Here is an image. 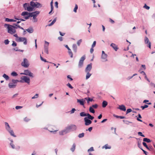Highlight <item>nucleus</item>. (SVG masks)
<instances>
[{
	"mask_svg": "<svg viewBox=\"0 0 155 155\" xmlns=\"http://www.w3.org/2000/svg\"><path fill=\"white\" fill-rule=\"evenodd\" d=\"M18 82H22V81H19L18 80L13 79L12 80V82L9 83L8 84V87L10 88H15L17 86Z\"/></svg>",
	"mask_w": 155,
	"mask_h": 155,
	"instance_id": "obj_1",
	"label": "nucleus"
},
{
	"mask_svg": "<svg viewBox=\"0 0 155 155\" xmlns=\"http://www.w3.org/2000/svg\"><path fill=\"white\" fill-rule=\"evenodd\" d=\"M9 25H11L8 24H5L4 25V26L5 28H6L8 30V33L10 34L11 35H13L16 32V30H15V29Z\"/></svg>",
	"mask_w": 155,
	"mask_h": 155,
	"instance_id": "obj_2",
	"label": "nucleus"
},
{
	"mask_svg": "<svg viewBox=\"0 0 155 155\" xmlns=\"http://www.w3.org/2000/svg\"><path fill=\"white\" fill-rule=\"evenodd\" d=\"M34 13H35V12H27L25 11L23 12L21 14V15L23 16H25V15H27V16H25L24 18L25 19L27 20L29 19L30 17H32L34 15Z\"/></svg>",
	"mask_w": 155,
	"mask_h": 155,
	"instance_id": "obj_3",
	"label": "nucleus"
},
{
	"mask_svg": "<svg viewBox=\"0 0 155 155\" xmlns=\"http://www.w3.org/2000/svg\"><path fill=\"white\" fill-rule=\"evenodd\" d=\"M21 80L20 81H22V82H20V83H24V82L27 83L28 84H29L30 82V78L27 76H24L21 77Z\"/></svg>",
	"mask_w": 155,
	"mask_h": 155,
	"instance_id": "obj_4",
	"label": "nucleus"
},
{
	"mask_svg": "<svg viewBox=\"0 0 155 155\" xmlns=\"http://www.w3.org/2000/svg\"><path fill=\"white\" fill-rule=\"evenodd\" d=\"M70 132L69 131L68 127L67 126L65 127L64 129L59 131V134L60 135H63L64 134L69 133Z\"/></svg>",
	"mask_w": 155,
	"mask_h": 155,
	"instance_id": "obj_5",
	"label": "nucleus"
},
{
	"mask_svg": "<svg viewBox=\"0 0 155 155\" xmlns=\"http://www.w3.org/2000/svg\"><path fill=\"white\" fill-rule=\"evenodd\" d=\"M16 41L18 42L24 41L23 44L25 45H26L27 43V39L25 37H19L18 39H16Z\"/></svg>",
	"mask_w": 155,
	"mask_h": 155,
	"instance_id": "obj_6",
	"label": "nucleus"
},
{
	"mask_svg": "<svg viewBox=\"0 0 155 155\" xmlns=\"http://www.w3.org/2000/svg\"><path fill=\"white\" fill-rule=\"evenodd\" d=\"M30 7L29 8L31 9V12L35 10V8L36 7V2H35L32 1L30 2Z\"/></svg>",
	"mask_w": 155,
	"mask_h": 155,
	"instance_id": "obj_7",
	"label": "nucleus"
},
{
	"mask_svg": "<svg viewBox=\"0 0 155 155\" xmlns=\"http://www.w3.org/2000/svg\"><path fill=\"white\" fill-rule=\"evenodd\" d=\"M91 68H85V72L86 73V79H88L92 74L90 73Z\"/></svg>",
	"mask_w": 155,
	"mask_h": 155,
	"instance_id": "obj_8",
	"label": "nucleus"
},
{
	"mask_svg": "<svg viewBox=\"0 0 155 155\" xmlns=\"http://www.w3.org/2000/svg\"><path fill=\"white\" fill-rule=\"evenodd\" d=\"M86 56L85 55L83 56L80 58L79 61L78 66L80 67H82L83 64V62L84 60L85 59Z\"/></svg>",
	"mask_w": 155,
	"mask_h": 155,
	"instance_id": "obj_9",
	"label": "nucleus"
},
{
	"mask_svg": "<svg viewBox=\"0 0 155 155\" xmlns=\"http://www.w3.org/2000/svg\"><path fill=\"white\" fill-rule=\"evenodd\" d=\"M45 45L44 46V49L45 52L47 54L49 53L48 52V45H49V43L46 41H45Z\"/></svg>",
	"mask_w": 155,
	"mask_h": 155,
	"instance_id": "obj_10",
	"label": "nucleus"
},
{
	"mask_svg": "<svg viewBox=\"0 0 155 155\" xmlns=\"http://www.w3.org/2000/svg\"><path fill=\"white\" fill-rule=\"evenodd\" d=\"M20 74L28 75L30 77H33V74L28 70H25L24 73H21Z\"/></svg>",
	"mask_w": 155,
	"mask_h": 155,
	"instance_id": "obj_11",
	"label": "nucleus"
},
{
	"mask_svg": "<svg viewBox=\"0 0 155 155\" xmlns=\"http://www.w3.org/2000/svg\"><path fill=\"white\" fill-rule=\"evenodd\" d=\"M30 4L28 3H25L23 5V7L25 10H27L29 12H31V9L29 8L30 7Z\"/></svg>",
	"mask_w": 155,
	"mask_h": 155,
	"instance_id": "obj_12",
	"label": "nucleus"
},
{
	"mask_svg": "<svg viewBox=\"0 0 155 155\" xmlns=\"http://www.w3.org/2000/svg\"><path fill=\"white\" fill-rule=\"evenodd\" d=\"M21 65L25 68H27L28 67L29 64L28 63V60L26 58L24 59L23 61L21 63Z\"/></svg>",
	"mask_w": 155,
	"mask_h": 155,
	"instance_id": "obj_13",
	"label": "nucleus"
},
{
	"mask_svg": "<svg viewBox=\"0 0 155 155\" xmlns=\"http://www.w3.org/2000/svg\"><path fill=\"white\" fill-rule=\"evenodd\" d=\"M144 42L145 44L147 45V46L150 49L151 47V43L149 41V39L147 36H145V37Z\"/></svg>",
	"mask_w": 155,
	"mask_h": 155,
	"instance_id": "obj_14",
	"label": "nucleus"
},
{
	"mask_svg": "<svg viewBox=\"0 0 155 155\" xmlns=\"http://www.w3.org/2000/svg\"><path fill=\"white\" fill-rule=\"evenodd\" d=\"M67 127H68L70 132L75 130L77 129L76 125L74 124L69 125Z\"/></svg>",
	"mask_w": 155,
	"mask_h": 155,
	"instance_id": "obj_15",
	"label": "nucleus"
},
{
	"mask_svg": "<svg viewBox=\"0 0 155 155\" xmlns=\"http://www.w3.org/2000/svg\"><path fill=\"white\" fill-rule=\"evenodd\" d=\"M5 129L6 130L10 133L11 135L14 137H16V136L15 135L13 131L11 128L10 127L9 128H7Z\"/></svg>",
	"mask_w": 155,
	"mask_h": 155,
	"instance_id": "obj_16",
	"label": "nucleus"
},
{
	"mask_svg": "<svg viewBox=\"0 0 155 155\" xmlns=\"http://www.w3.org/2000/svg\"><path fill=\"white\" fill-rule=\"evenodd\" d=\"M84 120L85 122V125L86 126H88L91 124L92 121L88 119L86 117L84 118Z\"/></svg>",
	"mask_w": 155,
	"mask_h": 155,
	"instance_id": "obj_17",
	"label": "nucleus"
},
{
	"mask_svg": "<svg viewBox=\"0 0 155 155\" xmlns=\"http://www.w3.org/2000/svg\"><path fill=\"white\" fill-rule=\"evenodd\" d=\"M110 46L111 47L116 51H117V50L118 49L117 46L114 43H112L110 44Z\"/></svg>",
	"mask_w": 155,
	"mask_h": 155,
	"instance_id": "obj_18",
	"label": "nucleus"
},
{
	"mask_svg": "<svg viewBox=\"0 0 155 155\" xmlns=\"http://www.w3.org/2000/svg\"><path fill=\"white\" fill-rule=\"evenodd\" d=\"M107 55L106 54H102L101 56V58L103 60V61H107Z\"/></svg>",
	"mask_w": 155,
	"mask_h": 155,
	"instance_id": "obj_19",
	"label": "nucleus"
},
{
	"mask_svg": "<svg viewBox=\"0 0 155 155\" xmlns=\"http://www.w3.org/2000/svg\"><path fill=\"white\" fill-rule=\"evenodd\" d=\"M118 108L120 109V110L123 111H125L126 110V108L125 106L124 105H121L119 106Z\"/></svg>",
	"mask_w": 155,
	"mask_h": 155,
	"instance_id": "obj_20",
	"label": "nucleus"
},
{
	"mask_svg": "<svg viewBox=\"0 0 155 155\" xmlns=\"http://www.w3.org/2000/svg\"><path fill=\"white\" fill-rule=\"evenodd\" d=\"M135 138L137 140H139L138 141L137 143V146L138 147L140 148V149H142V146L141 145V141L139 140L140 139L139 138Z\"/></svg>",
	"mask_w": 155,
	"mask_h": 155,
	"instance_id": "obj_21",
	"label": "nucleus"
},
{
	"mask_svg": "<svg viewBox=\"0 0 155 155\" xmlns=\"http://www.w3.org/2000/svg\"><path fill=\"white\" fill-rule=\"evenodd\" d=\"M84 101L83 99H77V102L79 103L81 105H84Z\"/></svg>",
	"mask_w": 155,
	"mask_h": 155,
	"instance_id": "obj_22",
	"label": "nucleus"
},
{
	"mask_svg": "<svg viewBox=\"0 0 155 155\" xmlns=\"http://www.w3.org/2000/svg\"><path fill=\"white\" fill-rule=\"evenodd\" d=\"M72 49L73 51L75 53H76L77 50V46L76 44H74L72 45Z\"/></svg>",
	"mask_w": 155,
	"mask_h": 155,
	"instance_id": "obj_23",
	"label": "nucleus"
},
{
	"mask_svg": "<svg viewBox=\"0 0 155 155\" xmlns=\"http://www.w3.org/2000/svg\"><path fill=\"white\" fill-rule=\"evenodd\" d=\"M26 31L30 33H31L33 32L34 30L32 28L30 27L29 28L26 29Z\"/></svg>",
	"mask_w": 155,
	"mask_h": 155,
	"instance_id": "obj_24",
	"label": "nucleus"
},
{
	"mask_svg": "<svg viewBox=\"0 0 155 155\" xmlns=\"http://www.w3.org/2000/svg\"><path fill=\"white\" fill-rule=\"evenodd\" d=\"M88 118V119L92 120L94 118V117L93 116H91L88 113L87 114V117H86Z\"/></svg>",
	"mask_w": 155,
	"mask_h": 155,
	"instance_id": "obj_25",
	"label": "nucleus"
},
{
	"mask_svg": "<svg viewBox=\"0 0 155 155\" xmlns=\"http://www.w3.org/2000/svg\"><path fill=\"white\" fill-rule=\"evenodd\" d=\"M5 21L7 22H16V21L12 19H10L9 18H6L5 19Z\"/></svg>",
	"mask_w": 155,
	"mask_h": 155,
	"instance_id": "obj_26",
	"label": "nucleus"
},
{
	"mask_svg": "<svg viewBox=\"0 0 155 155\" xmlns=\"http://www.w3.org/2000/svg\"><path fill=\"white\" fill-rule=\"evenodd\" d=\"M107 105V102L105 101H104L102 103V107L104 108L106 107Z\"/></svg>",
	"mask_w": 155,
	"mask_h": 155,
	"instance_id": "obj_27",
	"label": "nucleus"
},
{
	"mask_svg": "<svg viewBox=\"0 0 155 155\" xmlns=\"http://www.w3.org/2000/svg\"><path fill=\"white\" fill-rule=\"evenodd\" d=\"M143 140L144 142H146L148 143H150L151 141V140L147 138H143Z\"/></svg>",
	"mask_w": 155,
	"mask_h": 155,
	"instance_id": "obj_28",
	"label": "nucleus"
},
{
	"mask_svg": "<svg viewBox=\"0 0 155 155\" xmlns=\"http://www.w3.org/2000/svg\"><path fill=\"white\" fill-rule=\"evenodd\" d=\"M88 113H86L84 112H81L80 114V116L82 117H84L85 116H87V114Z\"/></svg>",
	"mask_w": 155,
	"mask_h": 155,
	"instance_id": "obj_29",
	"label": "nucleus"
},
{
	"mask_svg": "<svg viewBox=\"0 0 155 155\" xmlns=\"http://www.w3.org/2000/svg\"><path fill=\"white\" fill-rule=\"evenodd\" d=\"M76 147V144L75 143H74L73 144L72 147L71 148V150L72 152H73L75 150Z\"/></svg>",
	"mask_w": 155,
	"mask_h": 155,
	"instance_id": "obj_30",
	"label": "nucleus"
},
{
	"mask_svg": "<svg viewBox=\"0 0 155 155\" xmlns=\"http://www.w3.org/2000/svg\"><path fill=\"white\" fill-rule=\"evenodd\" d=\"M36 7L35 8H40L42 7V5L40 3L36 2Z\"/></svg>",
	"mask_w": 155,
	"mask_h": 155,
	"instance_id": "obj_31",
	"label": "nucleus"
},
{
	"mask_svg": "<svg viewBox=\"0 0 155 155\" xmlns=\"http://www.w3.org/2000/svg\"><path fill=\"white\" fill-rule=\"evenodd\" d=\"M56 18H54V20H53L52 22L50 24L48 25V26H50L53 25L56 22Z\"/></svg>",
	"mask_w": 155,
	"mask_h": 155,
	"instance_id": "obj_32",
	"label": "nucleus"
},
{
	"mask_svg": "<svg viewBox=\"0 0 155 155\" xmlns=\"http://www.w3.org/2000/svg\"><path fill=\"white\" fill-rule=\"evenodd\" d=\"M89 110L91 113H92L93 114L95 113V110L93 108H92V107H91V106L90 107Z\"/></svg>",
	"mask_w": 155,
	"mask_h": 155,
	"instance_id": "obj_33",
	"label": "nucleus"
},
{
	"mask_svg": "<svg viewBox=\"0 0 155 155\" xmlns=\"http://www.w3.org/2000/svg\"><path fill=\"white\" fill-rule=\"evenodd\" d=\"M2 76L6 80H8L9 78V76L5 74H4Z\"/></svg>",
	"mask_w": 155,
	"mask_h": 155,
	"instance_id": "obj_34",
	"label": "nucleus"
},
{
	"mask_svg": "<svg viewBox=\"0 0 155 155\" xmlns=\"http://www.w3.org/2000/svg\"><path fill=\"white\" fill-rule=\"evenodd\" d=\"M105 148V149H110L111 148V147L110 146H108L107 144H105L104 146H103V148Z\"/></svg>",
	"mask_w": 155,
	"mask_h": 155,
	"instance_id": "obj_35",
	"label": "nucleus"
},
{
	"mask_svg": "<svg viewBox=\"0 0 155 155\" xmlns=\"http://www.w3.org/2000/svg\"><path fill=\"white\" fill-rule=\"evenodd\" d=\"M11 75L12 76L15 77L18 75V74L15 71H13L11 73Z\"/></svg>",
	"mask_w": 155,
	"mask_h": 155,
	"instance_id": "obj_36",
	"label": "nucleus"
},
{
	"mask_svg": "<svg viewBox=\"0 0 155 155\" xmlns=\"http://www.w3.org/2000/svg\"><path fill=\"white\" fill-rule=\"evenodd\" d=\"M123 121L124 123L127 125H129L130 123H132V122L129 121L127 120H123Z\"/></svg>",
	"mask_w": 155,
	"mask_h": 155,
	"instance_id": "obj_37",
	"label": "nucleus"
},
{
	"mask_svg": "<svg viewBox=\"0 0 155 155\" xmlns=\"http://www.w3.org/2000/svg\"><path fill=\"white\" fill-rule=\"evenodd\" d=\"M138 117L137 118V120L138 121H139L140 122H142L143 121L142 120L139 119V118H142V117L141 116V115L139 114H138Z\"/></svg>",
	"mask_w": 155,
	"mask_h": 155,
	"instance_id": "obj_38",
	"label": "nucleus"
},
{
	"mask_svg": "<svg viewBox=\"0 0 155 155\" xmlns=\"http://www.w3.org/2000/svg\"><path fill=\"white\" fill-rule=\"evenodd\" d=\"M13 25H15V26H17V27H18V28L22 29V30H24V29L22 27H21L18 24H16V23H13Z\"/></svg>",
	"mask_w": 155,
	"mask_h": 155,
	"instance_id": "obj_39",
	"label": "nucleus"
},
{
	"mask_svg": "<svg viewBox=\"0 0 155 155\" xmlns=\"http://www.w3.org/2000/svg\"><path fill=\"white\" fill-rule=\"evenodd\" d=\"M137 75V74L135 73V74H134L132 76H129V77H128V78H126V79H127V80H129L130 79L132 78L134 76H135L136 75Z\"/></svg>",
	"mask_w": 155,
	"mask_h": 155,
	"instance_id": "obj_40",
	"label": "nucleus"
},
{
	"mask_svg": "<svg viewBox=\"0 0 155 155\" xmlns=\"http://www.w3.org/2000/svg\"><path fill=\"white\" fill-rule=\"evenodd\" d=\"M84 133H82L80 134H79V135L78 136V137L79 138H81L83 137L84 136Z\"/></svg>",
	"mask_w": 155,
	"mask_h": 155,
	"instance_id": "obj_41",
	"label": "nucleus"
},
{
	"mask_svg": "<svg viewBox=\"0 0 155 155\" xmlns=\"http://www.w3.org/2000/svg\"><path fill=\"white\" fill-rule=\"evenodd\" d=\"M148 107V106L147 105L145 104L144 106H142L140 107L142 110H144L145 108H147Z\"/></svg>",
	"mask_w": 155,
	"mask_h": 155,
	"instance_id": "obj_42",
	"label": "nucleus"
},
{
	"mask_svg": "<svg viewBox=\"0 0 155 155\" xmlns=\"http://www.w3.org/2000/svg\"><path fill=\"white\" fill-rule=\"evenodd\" d=\"M78 9V6L77 4H75V7L74 9V12H76L77 10Z\"/></svg>",
	"mask_w": 155,
	"mask_h": 155,
	"instance_id": "obj_43",
	"label": "nucleus"
},
{
	"mask_svg": "<svg viewBox=\"0 0 155 155\" xmlns=\"http://www.w3.org/2000/svg\"><path fill=\"white\" fill-rule=\"evenodd\" d=\"M5 129L7 128H9L10 127V126L6 122H5Z\"/></svg>",
	"mask_w": 155,
	"mask_h": 155,
	"instance_id": "obj_44",
	"label": "nucleus"
},
{
	"mask_svg": "<svg viewBox=\"0 0 155 155\" xmlns=\"http://www.w3.org/2000/svg\"><path fill=\"white\" fill-rule=\"evenodd\" d=\"M115 117L117 118H120V119H124L125 118V117L123 116H117L116 115Z\"/></svg>",
	"mask_w": 155,
	"mask_h": 155,
	"instance_id": "obj_45",
	"label": "nucleus"
},
{
	"mask_svg": "<svg viewBox=\"0 0 155 155\" xmlns=\"http://www.w3.org/2000/svg\"><path fill=\"white\" fill-rule=\"evenodd\" d=\"M143 8H146L147 10H149L150 8V7L149 6H147L146 4H144V5L143 6Z\"/></svg>",
	"mask_w": 155,
	"mask_h": 155,
	"instance_id": "obj_46",
	"label": "nucleus"
},
{
	"mask_svg": "<svg viewBox=\"0 0 155 155\" xmlns=\"http://www.w3.org/2000/svg\"><path fill=\"white\" fill-rule=\"evenodd\" d=\"M67 86H68L69 88H70L71 89H72L73 88V87L69 83H68L67 84Z\"/></svg>",
	"mask_w": 155,
	"mask_h": 155,
	"instance_id": "obj_47",
	"label": "nucleus"
},
{
	"mask_svg": "<svg viewBox=\"0 0 155 155\" xmlns=\"http://www.w3.org/2000/svg\"><path fill=\"white\" fill-rule=\"evenodd\" d=\"M34 12H35V13H34V14H33V15H36V16H37V15H39L40 12L39 11H35Z\"/></svg>",
	"mask_w": 155,
	"mask_h": 155,
	"instance_id": "obj_48",
	"label": "nucleus"
},
{
	"mask_svg": "<svg viewBox=\"0 0 155 155\" xmlns=\"http://www.w3.org/2000/svg\"><path fill=\"white\" fill-rule=\"evenodd\" d=\"M138 134L139 135L141 136L142 137H145V135L143 134L141 132H139L138 133Z\"/></svg>",
	"mask_w": 155,
	"mask_h": 155,
	"instance_id": "obj_49",
	"label": "nucleus"
},
{
	"mask_svg": "<svg viewBox=\"0 0 155 155\" xmlns=\"http://www.w3.org/2000/svg\"><path fill=\"white\" fill-rule=\"evenodd\" d=\"M91 107H92V108H97L98 107V105L97 104H95L94 105H93L92 106H91Z\"/></svg>",
	"mask_w": 155,
	"mask_h": 155,
	"instance_id": "obj_50",
	"label": "nucleus"
},
{
	"mask_svg": "<svg viewBox=\"0 0 155 155\" xmlns=\"http://www.w3.org/2000/svg\"><path fill=\"white\" fill-rule=\"evenodd\" d=\"M32 17L33 19L35 20L34 22H37V19L36 18L37 17V16H36V15H34Z\"/></svg>",
	"mask_w": 155,
	"mask_h": 155,
	"instance_id": "obj_51",
	"label": "nucleus"
},
{
	"mask_svg": "<svg viewBox=\"0 0 155 155\" xmlns=\"http://www.w3.org/2000/svg\"><path fill=\"white\" fill-rule=\"evenodd\" d=\"M82 40L81 39L78 40L77 42V44L78 46L80 45V44L82 42Z\"/></svg>",
	"mask_w": 155,
	"mask_h": 155,
	"instance_id": "obj_52",
	"label": "nucleus"
},
{
	"mask_svg": "<svg viewBox=\"0 0 155 155\" xmlns=\"http://www.w3.org/2000/svg\"><path fill=\"white\" fill-rule=\"evenodd\" d=\"M10 144L12 149H14L15 148V146L13 143H10Z\"/></svg>",
	"mask_w": 155,
	"mask_h": 155,
	"instance_id": "obj_53",
	"label": "nucleus"
},
{
	"mask_svg": "<svg viewBox=\"0 0 155 155\" xmlns=\"http://www.w3.org/2000/svg\"><path fill=\"white\" fill-rule=\"evenodd\" d=\"M9 26L13 28L14 29H15V30H16V29H17L18 28V27L17 26H15V25H13Z\"/></svg>",
	"mask_w": 155,
	"mask_h": 155,
	"instance_id": "obj_54",
	"label": "nucleus"
},
{
	"mask_svg": "<svg viewBox=\"0 0 155 155\" xmlns=\"http://www.w3.org/2000/svg\"><path fill=\"white\" fill-rule=\"evenodd\" d=\"M132 111V110L130 108H129L127 109L126 111V114H127L128 113H129L130 112H131Z\"/></svg>",
	"mask_w": 155,
	"mask_h": 155,
	"instance_id": "obj_55",
	"label": "nucleus"
},
{
	"mask_svg": "<svg viewBox=\"0 0 155 155\" xmlns=\"http://www.w3.org/2000/svg\"><path fill=\"white\" fill-rule=\"evenodd\" d=\"M17 44L14 41H12V46L13 47H15L17 46Z\"/></svg>",
	"mask_w": 155,
	"mask_h": 155,
	"instance_id": "obj_56",
	"label": "nucleus"
},
{
	"mask_svg": "<svg viewBox=\"0 0 155 155\" xmlns=\"http://www.w3.org/2000/svg\"><path fill=\"white\" fill-rule=\"evenodd\" d=\"M70 56L72 58L73 53L71 51H69L68 52Z\"/></svg>",
	"mask_w": 155,
	"mask_h": 155,
	"instance_id": "obj_57",
	"label": "nucleus"
},
{
	"mask_svg": "<svg viewBox=\"0 0 155 155\" xmlns=\"http://www.w3.org/2000/svg\"><path fill=\"white\" fill-rule=\"evenodd\" d=\"M9 42V41L8 39H6L5 40L4 43L6 45H8Z\"/></svg>",
	"mask_w": 155,
	"mask_h": 155,
	"instance_id": "obj_58",
	"label": "nucleus"
},
{
	"mask_svg": "<svg viewBox=\"0 0 155 155\" xmlns=\"http://www.w3.org/2000/svg\"><path fill=\"white\" fill-rule=\"evenodd\" d=\"M38 94H35V95L33 97H32V99H35V98H36L38 97Z\"/></svg>",
	"mask_w": 155,
	"mask_h": 155,
	"instance_id": "obj_59",
	"label": "nucleus"
},
{
	"mask_svg": "<svg viewBox=\"0 0 155 155\" xmlns=\"http://www.w3.org/2000/svg\"><path fill=\"white\" fill-rule=\"evenodd\" d=\"M94 151V148L93 147H91L87 151L89 152L90 151Z\"/></svg>",
	"mask_w": 155,
	"mask_h": 155,
	"instance_id": "obj_60",
	"label": "nucleus"
},
{
	"mask_svg": "<svg viewBox=\"0 0 155 155\" xmlns=\"http://www.w3.org/2000/svg\"><path fill=\"white\" fill-rule=\"evenodd\" d=\"M93 101V99L90 97H88L87 100V103H89L90 101Z\"/></svg>",
	"mask_w": 155,
	"mask_h": 155,
	"instance_id": "obj_61",
	"label": "nucleus"
},
{
	"mask_svg": "<svg viewBox=\"0 0 155 155\" xmlns=\"http://www.w3.org/2000/svg\"><path fill=\"white\" fill-rule=\"evenodd\" d=\"M40 58L41 61H44L45 62H46L47 61L45 59H44L40 55Z\"/></svg>",
	"mask_w": 155,
	"mask_h": 155,
	"instance_id": "obj_62",
	"label": "nucleus"
},
{
	"mask_svg": "<svg viewBox=\"0 0 155 155\" xmlns=\"http://www.w3.org/2000/svg\"><path fill=\"white\" fill-rule=\"evenodd\" d=\"M75 110H76L75 108H72L71 110L70 111V113L71 114L74 113Z\"/></svg>",
	"mask_w": 155,
	"mask_h": 155,
	"instance_id": "obj_63",
	"label": "nucleus"
},
{
	"mask_svg": "<svg viewBox=\"0 0 155 155\" xmlns=\"http://www.w3.org/2000/svg\"><path fill=\"white\" fill-rule=\"evenodd\" d=\"M96 41H94L91 47L92 48L94 47L96 45Z\"/></svg>",
	"mask_w": 155,
	"mask_h": 155,
	"instance_id": "obj_64",
	"label": "nucleus"
}]
</instances>
